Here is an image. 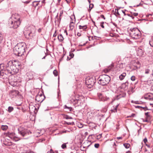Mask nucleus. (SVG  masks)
<instances>
[{
	"mask_svg": "<svg viewBox=\"0 0 153 153\" xmlns=\"http://www.w3.org/2000/svg\"><path fill=\"white\" fill-rule=\"evenodd\" d=\"M20 65L19 62L16 60L8 61L6 64L7 70L5 72V74L10 76L9 75H12L17 73L19 71Z\"/></svg>",
	"mask_w": 153,
	"mask_h": 153,
	"instance_id": "nucleus-1",
	"label": "nucleus"
},
{
	"mask_svg": "<svg viewBox=\"0 0 153 153\" xmlns=\"http://www.w3.org/2000/svg\"><path fill=\"white\" fill-rule=\"evenodd\" d=\"M26 45L24 42L18 43L14 47L13 51L15 55L21 56L24 54Z\"/></svg>",
	"mask_w": 153,
	"mask_h": 153,
	"instance_id": "nucleus-2",
	"label": "nucleus"
},
{
	"mask_svg": "<svg viewBox=\"0 0 153 153\" xmlns=\"http://www.w3.org/2000/svg\"><path fill=\"white\" fill-rule=\"evenodd\" d=\"M20 18H16L15 16L13 15L11 19L9 20L8 25L10 28L16 29L20 25Z\"/></svg>",
	"mask_w": 153,
	"mask_h": 153,
	"instance_id": "nucleus-3",
	"label": "nucleus"
},
{
	"mask_svg": "<svg viewBox=\"0 0 153 153\" xmlns=\"http://www.w3.org/2000/svg\"><path fill=\"white\" fill-rule=\"evenodd\" d=\"M24 33L26 37L28 39H35L37 38L35 30L33 27H29L27 28V31L25 32Z\"/></svg>",
	"mask_w": 153,
	"mask_h": 153,
	"instance_id": "nucleus-4",
	"label": "nucleus"
},
{
	"mask_svg": "<svg viewBox=\"0 0 153 153\" xmlns=\"http://www.w3.org/2000/svg\"><path fill=\"white\" fill-rule=\"evenodd\" d=\"M130 36L133 39H138L141 37V33L137 28H131L129 31Z\"/></svg>",
	"mask_w": 153,
	"mask_h": 153,
	"instance_id": "nucleus-5",
	"label": "nucleus"
},
{
	"mask_svg": "<svg viewBox=\"0 0 153 153\" xmlns=\"http://www.w3.org/2000/svg\"><path fill=\"white\" fill-rule=\"evenodd\" d=\"M110 79L109 76L106 74L101 75L98 79V83L102 85H105L109 83Z\"/></svg>",
	"mask_w": 153,
	"mask_h": 153,
	"instance_id": "nucleus-6",
	"label": "nucleus"
},
{
	"mask_svg": "<svg viewBox=\"0 0 153 153\" xmlns=\"http://www.w3.org/2000/svg\"><path fill=\"white\" fill-rule=\"evenodd\" d=\"M95 82V80L92 78L87 79L85 81L86 86L89 88H91L94 85Z\"/></svg>",
	"mask_w": 153,
	"mask_h": 153,
	"instance_id": "nucleus-7",
	"label": "nucleus"
},
{
	"mask_svg": "<svg viewBox=\"0 0 153 153\" xmlns=\"http://www.w3.org/2000/svg\"><path fill=\"white\" fill-rule=\"evenodd\" d=\"M18 131L19 134L23 137L25 136L29 133L27 129L22 127L18 128Z\"/></svg>",
	"mask_w": 153,
	"mask_h": 153,
	"instance_id": "nucleus-8",
	"label": "nucleus"
},
{
	"mask_svg": "<svg viewBox=\"0 0 153 153\" xmlns=\"http://www.w3.org/2000/svg\"><path fill=\"white\" fill-rule=\"evenodd\" d=\"M97 96L100 101H107L109 99L108 97L103 95L101 93H98Z\"/></svg>",
	"mask_w": 153,
	"mask_h": 153,
	"instance_id": "nucleus-9",
	"label": "nucleus"
},
{
	"mask_svg": "<svg viewBox=\"0 0 153 153\" xmlns=\"http://www.w3.org/2000/svg\"><path fill=\"white\" fill-rule=\"evenodd\" d=\"M45 98L44 95L41 94L36 95V100L39 102H42L44 100Z\"/></svg>",
	"mask_w": 153,
	"mask_h": 153,
	"instance_id": "nucleus-10",
	"label": "nucleus"
},
{
	"mask_svg": "<svg viewBox=\"0 0 153 153\" xmlns=\"http://www.w3.org/2000/svg\"><path fill=\"white\" fill-rule=\"evenodd\" d=\"M6 65L5 66L4 64H0V73L4 74H5V71L7 70Z\"/></svg>",
	"mask_w": 153,
	"mask_h": 153,
	"instance_id": "nucleus-11",
	"label": "nucleus"
},
{
	"mask_svg": "<svg viewBox=\"0 0 153 153\" xmlns=\"http://www.w3.org/2000/svg\"><path fill=\"white\" fill-rule=\"evenodd\" d=\"M144 98L146 100L152 101L153 100V94L148 93L145 95Z\"/></svg>",
	"mask_w": 153,
	"mask_h": 153,
	"instance_id": "nucleus-12",
	"label": "nucleus"
},
{
	"mask_svg": "<svg viewBox=\"0 0 153 153\" xmlns=\"http://www.w3.org/2000/svg\"><path fill=\"white\" fill-rule=\"evenodd\" d=\"M19 93V92L17 90H13L11 91L10 93V96L12 98H13L18 95Z\"/></svg>",
	"mask_w": 153,
	"mask_h": 153,
	"instance_id": "nucleus-13",
	"label": "nucleus"
},
{
	"mask_svg": "<svg viewBox=\"0 0 153 153\" xmlns=\"http://www.w3.org/2000/svg\"><path fill=\"white\" fill-rule=\"evenodd\" d=\"M137 56H142L143 55L144 50L140 48H138L137 50Z\"/></svg>",
	"mask_w": 153,
	"mask_h": 153,
	"instance_id": "nucleus-14",
	"label": "nucleus"
},
{
	"mask_svg": "<svg viewBox=\"0 0 153 153\" xmlns=\"http://www.w3.org/2000/svg\"><path fill=\"white\" fill-rule=\"evenodd\" d=\"M9 81L10 84L13 86H16L17 84L16 80L13 81L12 79H9Z\"/></svg>",
	"mask_w": 153,
	"mask_h": 153,
	"instance_id": "nucleus-15",
	"label": "nucleus"
},
{
	"mask_svg": "<svg viewBox=\"0 0 153 153\" xmlns=\"http://www.w3.org/2000/svg\"><path fill=\"white\" fill-rule=\"evenodd\" d=\"M71 102H74L75 103L78 104L81 103L80 99H76L74 96L73 97V98L71 100Z\"/></svg>",
	"mask_w": 153,
	"mask_h": 153,
	"instance_id": "nucleus-16",
	"label": "nucleus"
},
{
	"mask_svg": "<svg viewBox=\"0 0 153 153\" xmlns=\"http://www.w3.org/2000/svg\"><path fill=\"white\" fill-rule=\"evenodd\" d=\"M3 143L5 145L7 146H10L13 145V143L12 142L10 141H7L6 140L4 141Z\"/></svg>",
	"mask_w": 153,
	"mask_h": 153,
	"instance_id": "nucleus-17",
	"label": "nucleus"
},
{
	"mask_svg": "<svg viewBox=\"0 0 153 153\" xmlns=\"http://www.w3.org/2000/svg\"><path fill=\"white\" fill-rule=\"evenodd\" d=\"M123 96L122 95L120 94L119 95L116 96L112 100V101H114L115 100H117L123 97Z\"/></svg>",
	"mask_w": 153,
	"mask_h": 153,
	"instance_id": "nucleus-18",
	"label": "nucleus"
},
{
	"mask_svg": "<svg viewBox=\"0 0 153 153\" xmlns=\"http://www.w3.org/2000/svg\"><path fill=\"white\" fill-rule=\"evenodd\" d=\"M113 67V65H112L109 66L107 69H105L104 70V72L106 73L110 71L111 69Z\"/></svg>",
	"mask_w": 153,
	"mask_h": 153,
	"instance_id": "nucleus-19",
	"label": "nucleus"
},
{
	"mask_svg": "<svg viewBox=\"0 0 153 153\" xmlns=\"http://www.w3.org/2000/svg\"><path fill=\"white\" fill-rule=\"evenodd\" d=\"M128 83L127 81L122 84V88H123L124 89L126 90L128 88Z\"/></svg>",
	"mask_w": 153,
	"mask_h": 153,
	"instance_id": "nucleus-20",
	"label": "nucleus"
},
{
	"mask_svg": "<svg viewBox=\"0 0 153 153\" xmlns=\"http://www.w3.org/2000/svg\"><path fill=\"white\" fill-rule=\"evenodd\" d=\"M79 29H82L83 30H86L87 28L86 25H79Z\"/></svg>",
	"mask_w": 153,
	"mask_h": 153,
	"instance_id": "nucleus-21",
	"label": "nucleus"
},
{
	"mask_svg": "<svg viewBox=\"0 0 153 153\" xmlns=\"http://www.w3.org/2000/svg\"><path fill=\"white\" fill-rule=\"evenodd\" d=\"M74 22L72 21L70 23L69 25L70 30H73L74 28Z\"/></svg>",
	"mask_w": 153,
	"mask_h": 153,
	"instance_id": "nucleus-22",
	"label": "nucleus"
},
{
	"mask_svg": "<svg viewBox=\"0 0 153 153\" xmlns=\"http://www.w3.org/2000/svg\"><path fill=\"white\" fill-rule=\"evenodd\" d=\"M126 74L125 73H123L119 76V78L121 80L123 79L126 76Z\"/></svg>",
	"mask_w": 153,
	"mask_h": 153,
	"instance_id": "nucleus-23",
	"label": "nucleus"
},
{
	"mask_svg": "<svg viewBox=\"0 0 153 153\" xmlns=\"http://www.w3.org/2000/svg\"><path fill=\"white\" fill-rule=\"evenodd\" d=\"M58 39L60 42L62 41L64 39L63 37L62 34H60L58 36Z\"/></svg>",
	"mask_w": 153,
	"mask_h": 153,
	"instance_id": "nucleus-24",
	"label": "nucleus"
},
{
	"mask_svg": "<svg viewBox=\"0 0 153 153\" xmlns=\"http://www.w3.org/2000/svg\"><path fill=\"white\" fill-rule=\"evenodd\" d=\"M62 115L63 116V118L64 119H72V117H70L67 115L63 114H62Z\"/></svg>",
	"mask_w": 153,
	"mask_h": 153,
	"instance_id": "nucleus-25",
	"label": "nucleus"
},
{
	"mask_svg": "<svg viewBox=\"0 0 153 153\" xmlns=\"http://www.w3.org/2000/svg\"><path fill=\"white\" fill-rule=\"evenodd\" d=\"M14 109L11 106H9L8 108L7 111L9 113L13 111Z\"/></svg>",
	"mask_w": 153,
	"mask_h": 153,
	"instance_id": "nucleus-26",
	"label": "nucleus"
},
{
	"mask_svg": "<svg viewBox=\"0 0 153 153\" xmlns=\"http://www.w3.org/2000/svg\"><path fill=\"white\" fill-rule=\"evenodd\" d=\"M124 146L126 149H128L129 148L130 145L129 143H125L123 144Z\"/></svg>",
	"mask_w": 153,
	"mask_h": 153,
	"instance_id": "nucleus-27",
	"label": "nucleus"
},
{
	"mask_svg": "<svg viewBox=\"0 0 153 153\" xmlns=\"http://www.w3.org/2000/svg\"><path fill=\"white\" fill-rule=\"evenodd\" d=\"M1 128L3 130H6L8 128V126L6 125H2L1 126Z\"/></svg>",
	"mask_w": 153,
	"mask_h": 153,
	"instance_id": "nucleus-28",
	"label": "nucleus"
},
{
	"mask_svg": "<svg viewBox=\"0 0 153 153\" xmlns=\"http://www.w3.org/2000/svg\"><path fill=\"white\" fill-rule=\"evenodd\" d=\"M68 143H64L63 144L61 147V148L62 149H66L67 148V146H66V144H68Z\"/></svg>",
	"mask_w": 153,
	"mask_h": 153,
	"instance_id": "nucleus-29",
	"label": "nucleus"
},
{
	"mask_svg": "<svg viewBox=\"0 0 153 153\" xmlns=\"http://www.w3.org/2000/svg\"><path fill=\"white\" fill-rule=\"evenodd\" d=\"M149 44L151 46L153 47V36L149 41Z\"/></svg>",
	"mask_w": 153,
	"mask_h": 153,
	"instance_id": "nucleus-30",
	"label": "nucleus"
},
{
	"mask_svg": "<svg viewBox=\"0 0 153 153\" xmlns=\"http://www.w3.org/2000/svg\"><path fill=\"white\" fill-rule=\"evenodd\" d=\"M64 108L65 109H67L69 111H71L72 110V108L71 107H68L65 105L64 106Z\"/></svg>",
	"mask_w": 153,
	"mask_h": 153,
	"instance_id": "nucleus-31",
	"label": "nucleus"
},
{
	"mask_svg": "<svg viewBox=\"0 0 153 153\" xmlns=\"http://www.w3.org/2000/svg\"><path fill=\"white\" fill-rule=\"evenodd\" d=\"M118 105H117L116 106V107L114 108V109L111 110L113 112H117V107L118 106Z\"/></svg>",
	"mask_w": 153,
	"mask_h": 153,
	"instance_id": "nucleus-32",
	"label": "nucleus"
},
{
	"mask_svg": "<svg viewBox=\"0 0 153 153\" xmlns=\"http://www.w3.org/2000/svg\"><path fill=\"white\" fill-rule=\"evenodd\" d=\"M78 126L79 128H82L83 127V125L82 124L78 123H77Z\"/></svg>",
	"mask_w": 153,
	"mask_h": 153,
	"instance_id": "nucleus-33",
	"label": "nucleus"
},
{
	"mask_svg": "<svg viewBox=\"0 0 153 153\" xmlns=\"http://www.w3.org/2000/svg\"><path fill=\"white\" fill-rule=\"evenodd\" d=\"M126 15H127L128 16L130 17L131 18L134 19V17L133 16V15H131V14L128 13L126 14Z\"/></svg>",
	"mask_w": 153,
	"mask_h": 153,
	"instance_id": "nucleus-34",
	"label": "nucleus"
},
{
	"mask_svg": "<svg viewBox=\"0 0 153 153\" xmlns=\"http://www.w3.org/2000/svg\"><path fill=\"white\" fill-rule=\"evenodd\" d=\"M135 116H136V114H135L132 113L131 114V115L127 116V118H128L134 117Z\"/></svg>",
	"mask_w": 153,
	"mask_h": 153,
	"instance_id": "nucleus-35",
	"label": "nucleus"
},
{
	"mask_svg": "<svg viewBox=\"0 0 153 153\" xmlns=\"http://www.w3.org/2000/svg\"><path fill=\"white\" fill-rule=\"evenodd\" d=\"M53 74L55 76H57L58 75V72L56 70H55L53 71Z\"/></svg>",
	"mask_w": 153,
	"mask_h": 153,
	"instance_id": "nucleus-36",
	"label": "nucleus"
},
{
	"mask_svg": "<svg viewBox=\"0 0 153 153\" xmlns=\"http://www.w3.org/2000/svg\"><path fill=\"white\" fill-rule=\"evenodd\" d=\"M131 15L133 16L134 17V16H137L138 15V13H135L134 12H131Z\"/></svg>",
	"mask_w": 153,
	"mask_h": 153,
	"instance_id": "nucleus-37",
	"label": "nucleus"
},
{
	"mask_svg": "<svg viewBox=\"0 0 153 153\" xmlns=\"http://www.w3.org/2000/svg\"><path fill=\"white\" fill-rule=\"evenodd\" d=\"M3 39V37L1 33H0V43H1L2 40Z\"/></svg>",
	"mask_w": 153,
	"mask_h": 153,
	"instance_id": "nucleus-38",
	"label": "nucleus"
},
{
	"mask_svg": "<svg viewBox=\"0 0 153 153\" xmlns=\"http://www.w3.org/2000/svg\"><path fill=\"white\" fill-rule=\"evenodd\" d=\"M105 22H102L100 23V26L102 28H104V26L103 25V24Z\"/></svg>",
	"mask_w": 153,
	"mask_h": 153,
	"instance_id": "nucleus-39",
	"label": "nucleus"
},
{
	"mask_svg": "<svg viewBox=\"0 0 153 153\" xmlns=\"http://www.w3.org/2000/svg\"><path fill=\"white\" fill-rule=\"evenodd\" d=\"M136 77L134 76H132L131 78V79L132 81H134L136 79Z\"/></svg>",
	"mask_w": 153,
	"mask_h": 153,
	"instance_id": "nucleus-40",
	"label": "nucleus"
},
{
	"mask_svg": "<svg viewBox=\"0 0 153 153\" xmlns=\"http://www.w3.org/2000/svg\"><path fill=\"white\" fill-rule=\"evenodd\" d=\"M8 136L12 138L11 137L13 135V133H11L10 132H8L7 134Z\"/></svg>",
	"mask_w": 153,
	"mask_h": 153,
	"instance_id": "nucleus-41",
	"label": "nucleus"
},
{
	"mask_svg": "<svg viewBox=\"0 0 153 153\" xmlns=\"http://www.w3.org/2000/svg\"><path fill=\"white\" fill-rule=\"evenodd\" d=\"M66 124L68 125H74V122H67Z\"/></svg>",
	"mask_w": 153,
	"mask_h": 153,
	"instance_id": "nucleus-42",
	"label": "nucleus"
},
{
	"mask_svg": "<svg viewBox=\"0 0 153 153\" xmlns=\"http://www.w3.org/2000/svg\"><path fill=\"white\" fill-rule=\"evenodd\" d=\"M99 143H95L94 144V146L95 148H98L99 146Z\"/></svg>",
	"mask_w": 153,
	"mask_h": 153,
	"instance_id": "nucleus-43",
	"label": "nucleus"
},
{
	"mask_svg": "<svg viewBox=\"0 0 153 153\" xmlns=\"http://www.w3.org/2000/svg\"><path fill=\"white\" fill-rule=\"evenodd\" d=\"M94 5L93 4H91L89 5V8L90 9V10H91L93 7Z\"/></svg>",
	"mask_w": 153,
	"mask_h": 153,
	"instance_id": "nucleus-44",
	"label": "nucleus"
},
{
	"mask_svg": "<svg viewBox=\"0 0 153 153\" xmlns=\"http://www.w3.org/2000/svg\"><path fill=\"white\" fill-rule=\"evenodd\" d=\"M69 56L70 57V58H73L74 56V54L72 53H70Z\"/></svg>",
	"mask_w": 153,
	"mask_h": 153,
	"instance_id": "nucleus-45",
	"label": "nucleus"
},
{
	"mask_svg": "<svg viewBox=\"0 0 153 153\" xmlns=\"http://www.w3.org/2000/svg\"><path fill=\"white\" fill-rule=\"evenodd\" d=\"M141 108L143 109L145 111H146V110H149V109H148L147 107L146 106H145V107H143Z\"/></svg>",
	"mask_w": 153,
	"mask_h": 153,
	"instance_id": "nucleus-46",
	"label": "nucleus"
},
{
	"mask_svg": "<svg viewBox=\"0 0 153 153\" xmlns=\"http://www.w3.org/2000/svg\"><path fill=\"white\" fill-rule=\"evenodd\" d=\"M149 70L148 69H146L145 70V73L146 74H148L149 73Z\"/></svg>",
	"mask_w": 153,
	"mask_h": 153,
	"instance_id": "nucleus-47",
	"label": "nucleus"
},
{
	"mask_svg": "<svg viewBox=\"0 0 153 153\" xmlns=\"http://www.w3.org/2000/svg\"><path fill=\"white\" fill-rule=\"evenodd\" d=\"M118 9H115V12L118 15H120V14L118 12Z\"/></svg>",
	"mask_w": 153,
	"mask_h": 153,
	"instance_id": "nucleus-48",
	"label": "nucleus"
},
{
	"mask_svg": "<svg viewBox=\"0 0 153 153\" xmlns=\"http://www.w3.org/2000/svg\"><path fill=\"white\" fill-rule=\"evenodd\" d=\"M143 141L144 142V143H145V144H146V142H147V139L146 138H144L143 140Z\"/></svg>",
	"mask_w": 153,
	"mask_h": 153,
	"instance_id": "nucleus-49",
	"label": "nucleus"
},
{
	"mask_svg": "<svg viewBox=\"0 0 153 153\" xmlns=\"http://www.w3.org/2000/svg\"><path fill=\"white\" fill-rule=\"evenodd\" d=\"M135 107L136 108H138L140 109V108H142V106H138V105L136 106Z\"/></svg>",
	"mask_w": 153,
	"mask_h": 153,
	"instance_id": "nucleus-50",
	"label": "nucleus"
},
{
	"mask_svg": "<svg viewBox=\"0 0 153 153\" xmlns=\"http://www.w3.org/2000/svg\"><path fill=\"white\" fill-rule=\"evenodd\" d=\"M145 115L147 117H149V112H146V113H145Z\"/></svg>",
	"mask_w": 153,
	"mask_h": 153,
	"instance_id": "nucleus-51",
	"label": "nucleus"
},
{
	"mask_svg": "<svg viewBox=\"0 0 153 153\" xmlns=\"http://www.w3.org/2000/svg\"><path fill=\"white\" fill-rule=\"evenodd\" d=\"M22 2L24 3H26V4H28L30 2V1H22Z\"/></svg>",
	"mask_w": 153,
	"mask_h": 153,
	"instance_id": "nucleus-52",
	"label": "nucleus"
},
{
	"mask_svg": "<svg viewBox=\"0 0 153 153\" xmlns=\"http://www.w3.org/2000/svg\"><path fill=\"white\" fill-rule=\"evenodd\" d=\"M145 145H146V146L148 148H151L150 145H149L147 144H146Z\"/></svg>",
	"mask_w": 153,
	"mask_h": 153,
	"instance_id": "nucleus-53",
	"label": "nucleus"
},
{
	"mask_svg": "<svg viewBox=\"0 0 153 153\" xmlns=\"http://www.w3.org/2000/svg\"><path fill=\"white\" fill-rule=\"evenodd\" d=\"M97 37L96 36H94V37H92V38L93 40L94 39H97L96 38Z\"/></svg>",
	"mask_w": 153,
	"mask_h": 153,
	"instance_id": "nucleus-54",
	"label": "nucleus"
},
{
	"mask_svg": "<svg viewBox=\"0 0 153 153\" xmlns=\"http://www.w3.org/2000/svg\"><path fill=\"white\" fill-rule=\"evenodd\" d=\"M100 16L102 18L104 19H105V18L103 15H101Z\"/></svg>",
	"mask_w": 153,
	"mask_h": 153,
	"instance_id": "nucleus-55",
	"label": "nucleus"
},
{
	"mask_svg": "<svg viewBox=\"0 0 153 153\" xmlns=\"http://www.w3.org/2000/svg\"><path fill=\"white\" fill-rule=\"evenodd\" d=\"M56 30L54 34L53 35V37H56Z\"/></svg>",
	"mask_w": 153,
	"mask_h": 153,
	"instance_id": "nucleus-56",
	"label": "nucleus"
},
{
	"mask_svg": "<svg viewBox=\"0 0 153 153\" xmlns=\"http://www.w3.org/2000/svg\"><path fill=\"white\" fill-rule=\"evenodd\" d=\"M121 11L124 14V16H126V14L125 12L123 10H121Z\"/></svg>",
	"mask_w": 153,
	"mask_h": 153,
	"instance_id": "nucleus-57",
	"label": "nucleus"
},
{
	"mask_svg": "<svg viewBox=\"0 0 153 153\" xmlns=\"http://www.w3.org/2000/svg\"><path fill=\"white\" fill-rule=\"evenodd\" d=\"M122 137H118L117 138V140L122 139Z\"/></svg>",
	"mask_w": 153,
	"mask_h": 153,
	"instance_id": "nucleus-58",
	"label": "nucleus"
},
{
	"mask_svg": "<svg viewBox=\"0 0 153 153\" xmlns=\"http://www.w3.org/2000/svg\"><path fill=\"white\" fill-rule=\"evenodd\" d=\"M41 30H42L41 29V28H39L38 30V31L39 33H40L41 31Z\"/></svg>",
	"mask_w": 153,
	"mask_h": 153,
	"instance_id": "nucleus-59",
	"label": "nucleus"
},
{
	"mask_svg": "<svg viewBox=\"0 0 153 153\" xmlns=\"http://www.w3.org/2000/svg\"><path fill=\"white\" fill-rule=\"evenodd\" d=\"M50 153H54L53 151L52 150V149H51L50 150Z\"/></svg>",
	"mask_w": 153,
	"mask_h": 153,
	"instance_id": "nucleus-60",
	"label": "nucleus"
},
{
	"mask_svg": "<svg viewBox=\"0 0 153 153\" xmlns=\"http://www.w3.org/2000/svg\"><path fill=\"white\" fill-rule=\"evenodd\" d=\"M64 33H66V35H68V33H67V31L66 30H65V31H64Z\"/></svg>",
	"mask_w": 153,
	"mask_h": 153,
	"instance_id": "nucleus-61",
	"label": "nucleus"
},
{
	"mask_svg": "<svg viewBox=\"0 0 153 153\" xmlns=\"http://www.w3.org/2000/svg\"><path fill=\"white\" fill-rule=\"evenodd\" d=\"M135 103L137 104H140V103L139 102L137 101H135Z\"/></svg>",
	"mask_w": 153,
	"mask_h": 153,
	"instance_id": "nucleus-62",
	"label": "nucleus"
},
{
	"mask_svg": "<svg viewBox=\"0 0 153 153\" xmlns=\"http://www.w3.org/2000/svg\"><path fill=\"white\" fill-rule=\"evenodd\" d=\"M71 58H70V57L69 58L68 56L67 57V60H70Z\"/></svg>",
	"mask_w": 153,
	"mask_h": 153,
	"instance_id": "nucleus-63",
	"label": "nucleus"
},
{
	"mask_svg": "<svg viewBox=\"0 0 153 153\" xmlns=\"http://www.w3.org/2000/svg\"><path fill=\"white\" fill-rule=\"evenodd\" d=\"M126 153H131V152L129 151H127Z\"/></svg>",
	"mask_w": 153,
	"mask_h": 153,
	"instance_id": "nucleus-64",
	"label": "nucleus"
}]
</instances>
